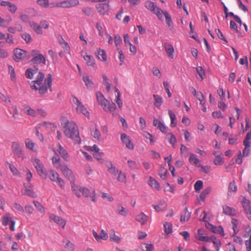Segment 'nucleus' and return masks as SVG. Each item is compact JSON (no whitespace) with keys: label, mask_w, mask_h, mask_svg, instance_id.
Masks as SVG:
<instances>
[{"label":"nucleus","mask_w":251,"mask_h":251,"mask_svg":"<svg viewBox=\"0 0 251 251\" xmlns=\"http://www.w3.org/2000/svg\"><path fill=\"white\" fill-rule=\"evenodd\" d=\"M37 2L43 7H48L49 6V0H37Z\"/></svg>","instance_id":"nucleus-63"},{"label":"nucleus","mask_w":251,"mask_h":251,"mask_svg":"<svg viewBox=\"0 0 251 251\" xmlns=\"http://www.w3.org/2000/svg\"><path fill=\"white\" fill-rule=\"evenodd\" d=\"M242 206L244 209L245 212L251 209V207L250 206V202L249 200L247 199H245L242 201Z\"/></svg>","instance_id":"nucleus-55"},{"label":"nucleus","mask_w":251,"mask_h":251,"mask_svg":"<svg viewBox=\"0 0 251 251\" xmlns=\"http://www.w3.org/2000/svg\"><path fill=\"white\" fill-rule=\"evenodd\" d=\"M243 237L245 238L249 237V239H251V227L250 226H248L245 228Z\"/></svg>","instance_id":"nucleus-61"},{"label":"nucleus","mask_w":251,"mask_h":251,"mask_svg":"<svg viewBox=\"0 0 251 251\" xmlns=\"http://www.w3.org/2000/svg\"><path fill=\"white\" fill-rule=\"evenodd\" d=\"M25 144L26 148L29 150L34 151L35 144L30 139L27 138L25 140Z\"/></svg>","instance_id":"nucleus-40"},{"label":"nucleus","mask_w":251,"mask_h":251,"mask_svg":"<svg viewBox=\"0 0 251 251\" xmlns=\"http://www.w3.org/2000/svg\"><path fill=\"white\" fill-rule=\"evenodd\" d=\"M81 193L85 197H90L93 201H95L96 192L94 190L91 191L88 188H82Z\"/></svg>","instance_id":"nucleus-19"},{"label":"nucleus","mask_w":251,"mask_h":251,"mask_svg":"<svg viewBox=\"0 0 251 251\" xmlns=\"http://www.w3.org/2000/svg\"><path fill=\"white\" fill-rule=\"evenodd\" d=\"M148 218V216L146 215L143 212H141L137 216L136 220L142 225H143L147 223Z\"/></svg>","instance_id":"nucleus-30"},{"label":"nucleus","mask_w":251,"mask_h":251,"mask_svg":"<svg viewBox=\"0 0 251 251\" xmlns=\"http://www.w3.org/2000/svg\"><path fill=\"white\" fill-rule=\"evenodd\" d=\"M22 37L26 43H29L32 40L31 35L27 33H23L22 35Z\"/></svg>","instance_id":"nucleus-62"},{"label":"nucleus","mask_w":251,"mask_h":251,"mask_svg":"<svg viewBox=\"0 0 251 251\" xmlns=\"http://www.w3.org/2000/svg\"><path fill=\"white\" fill-rule=\"evenodd\" d=\"M110 240L119 244L121 241V238L115 234V231L113 229H111L109 231Z\"/></svg>","instance_id":"nucleus-28"},{"label":"nucleus","mask_w":251,"mask_h":251,"mask_svg":"<svg viewBox=\"0 0 251 251\" xmlns=\"http://www.w3.org/2000/svg\"><path fill=\"white\" fill-rule=\"evenodd\" d=\"M53 151L55 153H56L57 152H58L65 161L69 160L70 157L68 153L60 144H57L56 147L53 149Z\"/></svg>","instance_id":"nucleus-12"},{"label":"nucleus","mask_w":251,"mask_h":251,"mask_svg":"<svg viewBox=\"0 0 251 251\" xmlns=\"http://www.w3.org/2000/svg\"><path fill=\"white\" fill-rule=\"evenodd\" d=\"M79 4L78 0H64L53 4V7L57 8H70L76 7Z\"/></svg>","instance_id":"nucleus-7"},{"label":"nucleus","mask_w":251,"mask_h":251,"mask_svg":"<svg viewBox=\"0 0 251 251\" xmlns=\"http://www.w3.org/2000/svg\"><path fill=\"white\" fill-rule=\"evenodd\" d=\"M155 211L157 212H161L164 211L166 208V204L164 202L161 203L158 205H153Z\"/></svg>","instance_id":"nucleus-56"},{"label":"nucleus","mask_w":251,"mask_h":251,"mask_svg":"<svg viewBox=\"0 0 251 251\" xmlns=\"http://www.w3.org/2000/svg\"><path fill=\"white\" fill-rule=\"evenodd\" d=\"M8 72L10 75V77L12 81H14L16 80V75L14 68L11 65H8Z\"/></svg>","instance_id":"nucleus-48"},{"label":"nucleus","mask_w":251,"mask_h":251,"mask_svg":"<svg viewBox=\"0 0 251 251\" xmlns=\"http://www.w3.org/2000/svg\"><path fill=\"white\" fill-rule=\"evenodd\" d=\"M83 13L87 16L92 17L94 14V12L92 9V8L90 7H85L82 9Z\"/></svg>","instance_id":"nucleus-41"},{"label":"nucleus","mask_w":251,"mask_h":251,"mask_svg":"<svg viewBox=\"0 0 251 251\" xmlns=\"http://www.w3.org/2000/svg\"><path fill=\"white\" fill-rule=\"evenodd\" d=\"M109 7L108 3H99L96 6L98 12L101 15L108 14L110 10Z\"/></svg>","instance_id":"nucleus-13"},{"label":"nucleus","mask_w":251,"mask_h":251,"mask_svg":"<svg viewBox=\"0 0 251 251\" xmlns=\"http://www.w3.org/2000/svg\"><path fill=\"white\" fill-rule=\"evenodd\" d=\"M26 51L20 49H16L14 50V59L19 61L26 58Z\"/></svg>","instance_id":"nucleus-14"},{"label":"nucleus","mask_w":251,"mask_h":251,"mask_svg":"<svg viewBox=\"0 0 251 251\" xmlns=\"http://www.w3.org/2000/svg\"><path fill=\"white\" fill-rule=\"evenodd\" d=\"M143 251H152L153 246L152 244H143L141 245Z\"/></svg>","instance_id":"nucleus-58"},{"label":"nucleus","mask_w":251,"mask_h":251,"mask_svg":"<svg viewBox=\"0 0 251 251\" xmlns=\"http://www.w3.org/2000/svg\"><path fill=\"white\" fill-rule=\"evenodd\" d=\"M214 163L215 165H222L224 163L223 158L220 155H218L214 160Z\"/></svg>","instance_id":"nucleus-60"},{"label":"nucleus","mask_w":251,"mask_h":251,"mask_svg":"<svg viewBox=\"0 0 251 251\" xmlns=\"http://www.w3.org/2000/svg\"><path fill=\"white\" fill-rule=\"evenodd\" d=\"M91 133L93 137L98 140H100L101 134L96 126L91 129Z\"/></svg>","instance_id":"nucleus-35"},{"label":"nucleus","mask_w":251,"mask_h":251,"mask_svg":"<svg viewBox=\"0 0 251 251\" xmlns=\"http://www.w3.org/2000/svg\"><path fill=\"white\" fill-rule=\"evenodd\" d=\"M33 203L36 208L37 210L41 213H45L44 207L41 205V204L37 201H33Z\"/></svg>","instance_id":"nucleus-50"},{"label":"nucleus","mask_w":251,"mask_h":251,"mask_svg":"<svg viewBox=\"0 0 251 251\" xmlns=\"http://www.w3.org/2000/svg\"><path fill=\"white\" fill-rule=\"evenodd\" d=\"M210 226L212 227L211 229L214 233L219 234L221 235L222 236H224L225 235L224 229L221 226H214L212 225Z\"/></svg>","instance_id":"nucleus-36"},{"label":"nucleus","mask_w":251,"mask_h":251,"mask_svg":"<svg viewBox=\"0 0 251 251\" xmlns=\"http://www.w3.org/2000/svg\"><path fill=\"white\" fill-rule=\"evenodd\" d=\"M96 56L99 60L105 62L107 60V55L103 50L98 49L97 50Z\"/></svg>","instance_id":"nucleus-24"},{"label":"nucleus","mask_w":251,"mask_h":251,"mask_svg":"<svg viewBox=\"0 0 251 251\" xmlns=\"http://www.w3.org/2000/svg\"><path fill=\"white\" fill-rule=\"evenodd\" d=\"M83 80L85 82V85L88 88H91L92 87L93 83L88 75H84L83 77Z\"/></svg>","instance_id":"nucleus-42"},{"label":"nucleus","mask_w":251,"mask_h":251,"mask_svg":"<svg viewBox=\"0 0 251 251\" xmlns=\"http://www.w3.org/2000/svg\"><path fill=\"white\" fill-rule=\"evenodd\" d=\"M190 216L191 213L186 208L181 215L180 221L182 223L187 222L189 220Z\"/></svg>","instance_id":"nucleus-32"},{"label":"nucleus","mask_w":251,"mask_h":251,"mask_svg":"<svg viewBox=\"0 0 251 251\" xmlns=\"http://www.w3.org/2000/svg\"><path fill=\"white\" fill-rule=\"evenodd\" d=\"M121 139L123 143L125 145L127 149L130 150L134 149V146L133 144L130 141L129 137L127 136L126 134L123 133L121 134Z\"/></svg>","instance_id":"nucleus-15"},{"label":"nucleus","mask_w":251,"mask_h":251,"mask_svg":"<svg viewBox=\"0 0 251 251\" xmlns=\"http://www.w3.org/2000/svg\"><path fill=\"white\" fill-rule=\"evenodd\" d=\"M127 164L131 170H136L138 168V164L134 161L129 160L127 161Z\"/></svg>","instance_id":"nucleus-59"},{"label":"nucleus","mask_w":251,"mask_h":251,"mask_svg":"<svg viewBox=\"0 0 251 251\" xmlns=\"http://www.w3.org/2000/svg\"><path fill=\"white\" fill-rule=\"evenodd\" d=\"M203 187V182L201 180H198L194 184V189L196 192H199Z\"/></svg>","instance_id":"nucleus-57"},{"label":"nucleus","mask_w":251,"mask_h":251,"mask_svg":"<svg viewBox=\"0 0 251 251\" xmlns=\"http://www.w3.org/2000/svg\"><path fill=\"white\" fill-rule=\"evenodd\" d=\"M153 98L154 100V106L159 108L163 102V100L162 98L158 95H153Z\"/></svg>","instance_id":"nucleus-31"},{"label":"nucleus","mask_w":251,"mask_h":251,"mask_svg":"<svg viewBox=\"0 0 251 251\" xmlns=\"http://www.w3.org/2000/svg\"><path fill=\"white\" fill-rule=\"evenodd\" d=\"M196 70L197 73L201 77V80H203L205 76V74L204 69L201 66H199L196 68Z\"/></svg>","instance_id":"nucleus-51"},{"label":"nucleus","mask_w":251,"mask_h":251,"mask_svg":"<svg viewBox=\"0 0 251 251\" xmlns=\"http://www.w3.org/2000/svg\"><path fill=\"white\" fill-rule=\"evenodd\" d=\"M164 47L168 56L171 59H173L174 49L173 46L169 44L165 43Z\"/></svg>","instance_id":"nucleus-23"},{"label":"nucleus","mask_w":251,"mask_h":251,"mask_svg":"<svg viewBox=\"0 0 251 251\" xmlns=\"http://www.w3.org/2000/svg\"><path fill=\"white\" fill-rule=\"evenodd\" d=\"M116 212L121 216L126 217L128 214V210L122 204H119L117 206Z\"/></svg>","instance_id":"nucleus-27"},{"label":"nucleus","mask_w":251,"mask_h":251,"mask_svg":"<svg viewBox=\"0 0 251 251\" xmlns=\"http://www.w3.org/2000/svg\"><path fill=\"white\" fill-rule=\"evenodd\" d=\"M25 190L22 194L23 195L27 196L34 198L37 197V195L33 191L32 186H26L25 185Z\"/></svg>","instance_id":"nucleus-22"},{"label":"nucleus","mask_w":251,"mask_h":251,"mask_svg":"<svg viewBox=\"0 0 251 251\" xmlns=\"http://www.w3.org/2000/svg\"><path fill=\"white\" fill-rule=\"evenodd\" d=\"M96 97L98 103L101 106L105 112H109L113 116L118 115L115 103L113 102L110 103L100 92H97Z\"/></svg>","instance_id":"nucleus-3"},{"label":"nucleus","mask_w":251,"mask_h":251,"mask_svg":"<svg viewBox=\"0 0 251 251\" xmlns=\"http://www.w3.org/2000/svg\"><path fill=\"white\" fill-rule=\"evenodd\" d=\"M81 56L83 57L84 60L86 62L87 65L88 66L94 67L96 63L93 57L90 55H83V51H81Z\"/></svg>","instance_id":"nucleus-20"},{"label":"nucleus","mask_w":251,"mask_h":251,"mask_svg":"<svg viewBox=\"0 0 251 251\" xmlns=\"http://www.w3.org/2000/svg\"><path fill=\"white\" fill-rule=\"evenodd\" d=\"M212 239L211 242H212L216 249L217 251H219V248L221 246V243L219 240L217 239L214 236H211Z\"/></svg>","instance_id":"nucleus-54"},{"label":"nucleus","mask_w":251,"mask_h":251,"mask_svg":"<svg viewBox=\"0 0 251 251\" xmlns=\"http://www.w3.org/2000/svg\"><path fill=\"white\" fill-rule=\"evenodd\" d=\"M63 125L65 136L71 139L74 144H79L81 140L76 125L73 122H69L67 119L64 120Z\"/></svg>","instance_id":"nucleus-2"},{"label":"nucleus","mask_w":251,"mask_h":251,"mask_svg":"<svg viewBox=\"0 0 251 251\" xmlns=\"http://www.w3.org/2000/svg\"><path fill=\"white\" fill-rule=\"evenodd\" d=\"M153 125L154 126L159 129L162 133H167V128L166 126L158 119L156 118L153 119Z\"/></svg>","instance_id":"nucleus-17"},{"label":"nucleus","mask_w":251,"mask_h":251,"mask_svg":"<svg viewBox=\"0 0 251 251\" xmlns=\"http://www.w3.org/2000/svg\"><path fill=\"white\" fill-rule=\"evenodd\" d=\"M114 43L115 46L117 48V50H118V48H120V46L122 43V40L120 36L118 34H116L114 36Z\"/></svg>","instance_id":"nucleus-49"},{"label":"nucleus","mask_w":251,"mask_h":251,"mask_svg":"<svg viewBox=\"0 0 251 251\" xmlns=\"http://www.w3.org/2000/svg\"><path fill=\"white\" fill-rule=\"evenodd\" d=\"M50 219L53 221L58 226L64 228L66 224V221L62 218L55 215H52L50 216Z\"/></svg>","instance_id":"nucleus-16"},{"label":"nucleus","mask_w":251,"mask_h":251,"mask_svg":"<svg viewBox=\"0 0 251 251\" xmlns=\"http://www.w3.org/2000/svg\"><path fill=\"white\" fill-rule=\"evenodd\" d=\"M163 20H164V17H165L166 23L170 28V30H172L173 28V22L171 17L169 15V13L167 11H163Z\"/></svg>","instance_id":"nucleus-29"},{"label":"nucleus","mask_w":251,"mask_h":251,"mask_svg":"<svg viewBox=\"0 0 251 251\" xmlns=\"http://www.w3.org/2000/svg\"><path fill=\"white\" fill-rule=\"evenodd\" d=\"M31 55L33 56L31 61L34 63H42L46 64V59L44 55L39 53V51L36 50H33L31 51Z\"/></svg>","instance_id":"nucleus-11"},{"label":"nucleus","mask_w":251,"mask_h":251,"mask_svg":"<svg viewBox=\"0 0 251 251\" xmlns=\"http://www.w3.org/2000/svg\"><path fill=\"white\" fill-rule=\"evenodd\" d=\"M118 174V176L117 178L118 180L121 182L126 183V174L125 173L122 172L121 171H120L119 172Z\"/></svg>","instance_id":"nucleus-45"},{"label":"nucleus","mask_w":251,"mask_h":251,"mask_svg":"<svg viewBox=\"0 0 251 251\" xmlns=\"http://www.w3.org/2000/svg\"><path fill=\"white\" fill-rule=\"evenodd\" d=\"M72 190L73 193L78 198L81 197L82 193V187L80 186L76 185L74 181L71 183Z\"/></svg>","instance_id":"nucleus-21"},{"label":"nucleus","mask_w":251,"mask_h":251,"mask_svg":"<svg viewBox=\"0 0 251 251\" xmlns=\"http://www.w3.org/2000/svg\"><path fill=\"white\" fill-rule=\"evenodd\" d=\"M37 73L36 71L32 69H28L25 71V76L27 78L29 79H32L34 75Z\"/></svg>","instance_id":"nucleus-46"},{"label":"nucleus","mask_w":251,"mask_h":251,"mask_svg":"<svg viewBox=\"0 0 251 251\" xmlns=\"http://www.w3.org/2000/svg\"><path fill=\"white\" fill-rule=\"evenodd\" d=\"M231 223L233 226V230L234 231L233 234H236L239 231L238 228V221L235 219H232L231 220Z\"/></svg>","instance_id":"nucleus-53"},{"label":"nucleus","mask_w":251,"mask_h":251,"mask_svg":"<svg viewBox=\"0 0 251 251\" xmlns=\"http://www.w3.org/2000/svg\"><path fill=\"white\" fill-rule=\"evenodd\" d=\"M197 239L202 242H211V240L212 239L211 236H200L199 237H196Z\"/></svg>","instance_id":"nucleus-64"},{"label":"nucleus","mask_w":251,"mask_h":251,"mask_svg":"<svg viewBox=\"0 0 251 251\" xmlns=\"http://www.w3.org/2000/svg\"><path fill=\"white\" fill-rule=\"evenodd\" d=\"M2 224L4 226H7L9 222H11V221H13L11 217V215L9 213L6 214L4 215L2 218Z\"/></svg>","instance_id":"nucleus-38"},{"label":"nucleus","mask_w":251,"mask_h":251,"mask_svg":"<svg viewBox=\"0 0 251 251\" xmlns=\"http://www.w3.org/2000/svg\"><path fill=\"white\" fill-rule=\"evenodd\" d=\"M168 113L170 116V118L171 119V124L170 126L172 127H175L176 126V118L175 114L173 112V111L171 110H169Z\"/></svg>","instance_id":"nucleus-33"},{"label":"nucleus","mask_w":251,"mask_h":251,"mask_svg":"<svg viewBox=\"0 0 251 251\" xmlns=\"http://www.w3.org/2000/svg\"><path fill=\"white\" fill-rule=\"evenodd\" d=\"M148 184L152 188L156 190H159L160 189L159 183L156 180V179L155 178H154L152 176L149 177Z\"/></svg>","instance_id":"nucleus-25"},{"label":"nucleus","mask_w":251,"mask_h":251,"mask_svg":"<svg viewBox=\"0 0 251 251\" xmlns=\"http://www.w3.org/2000/svg\"><path fill=\"white\" fill-rule=\"evenodd\" d=\"M52 162L54 167L57 169H60L63 175L69 179L71 183L75 181V176L73 172L67 165L61 164L60 158L58 155L52 157Z\"/></svg>","instance_id":"nucleus-4"},{"label":"nucleus","mask_w":251,"mask_h":251,"mask_svg":"<svg viewBox=\"0 0 251 251\" xmlns=\"http://www.w3.org/2000/svg\"><path fill=\"white\" fill-rule=\"evenodd\" d=\"M73 101L74 107L78 114H82L85 117H89V112L82 103L75 97H73Z\"/></svg>","instance_id":"nucleus-9"},{"label":"nucleus","mask_w":251,"mask_h":251,"mask_svg":"<svg viewBox=\"0 0 251 251\" xmlns=\"http://www.w3.org/2000/svg\"><path fill=\"white\" fill-rule=\"evenodd\" d=\"M196 97L200 101V104L201 106H204V105H205V98L201 92H198V94Z\"/></svg>","instance_id":"nucleus-47"},{"label":"nucleus","mask_w":251,"mask_h":251,"mask_svg":"<svg viewBox=\"0 0 251 251\" xmlns=\"http://www.w3.org/2000/svg\"><path fill=\"white\" fill-rule=\"evenodd\" d=\"M48 177L51 181L56 182L58 185L62 189L65 188V182L59 176L58 174L53 170H50L47 172Z\"/></svg>","instance_id":"nucleus-8"},{"label":"nucleus","mask_w":251,"mask_h":251,"mask_svg":"<svg viewBox=\"0 0 251 251\" xmlns=\"http://www.w3.org/2000/svg\"><path fill=\"white\" fill-rule=\"evenodd\" d=\"M29 25L36 33L38 34H42L43 31L40 25H39L33 22H29Z\"/></svg>","instance_id":"nucleus-34"},{"label":"nucleus","mask_w":251,"mask_h":251,"mask_svg":"<svg viewBox=\"0 0 251 251\" xmlns=\"http://www.w3.org/2000/svg\"><path fill=\"white\" fill-rule=\"evenodd\" d=\"M12 149L13 153L17 157L24 159L25 158V154L22 149V147L20 145L19 143L17 142H14L12 143Z\"/></svg>","instance_id":"nucleus-10"},{"label":"nucleus","mask_w":251,"mask_h":251,"mask_svg":"<svg viewBox=\"0 0 251 251\" xmlns=\"http://www.w3.org/2000/svg\"><path fill=\"white\" fill-rule=\"evenodd\" d=\"M189 161L191 163H193L196 165H197L198 163L200 162V160L197 157V156L195 154L192 153L190 154Z\"/></svg>","instance_id":"nucleus-43"},{"label":"nucleus","mask_w":251,"mask_h":251,"mask_svg":"<svg viewBox=\"0 0 251 251\" xmlns=\"http://www.w3.org/2000/svg\"><path fill=\"white\" fill-rule=\"evenodd\" d=\"M164 228L165 232L167 234H170L172 232V225L170 223L165 222L164 224Z\"/></svg>","instance_id":"nucleus-44"},{"label":"nucleus","mask_w":251,"mask_h":251,"mask_svg":"<svg viewBox=\"0 0 251 251\" xmlns=\"http://www.w3.org/2000/svg\"><path fill=\"white\" fill-rule=\"evenodd\" d=\"M32 163L38 175L43 179H47L48 177L47 172L42 161L38 158H35L32 159Z\"/></svg>","instance_id":"nucleus-5"},{"label":"nucleus","mask_w":251,"mask_h":251,"mask_svg":"<svg viewBox=\"0 0 251 251\" xmlns=\"http://www.w3.org/2000/svg\"><path fill=\"white\" fill-rule=\"evenodd\" d=\"M107 168L108 172L114 176H116L119 172L118 169H117L111 163L107 166Z\"/></svg>","instance_id":"nucleus-37"},{"label":"nucleus","mask_w":251,"mask_h":251,"mask_svg":"<svg viewBox=\"0 0 251 251\" xmlns=\"http://www.w3.org/2000/svg\"><path fill=\"white\" fill-rule=\"evenodd\" d=\"M24 110L26 114L32 117H35L37 114V111L35 110L29 106L25 107Z\"/></svg>","instance_id":"nucleus-39"},{"label":"nucleus","mask_w":251,"mask_h":251,"mask_svg":"<svg viewBox=\"0 0 251 251\" xmlns=\"http://www.w3.org/2000/svg\"><path fill=\"white\" fill-rule=\"evenodd\" d=\"M222 207L223 213L225 214L230 216H234L236 215L237 211L234 208L226 205H224Z\"/></svg>","instance_id":"nucleus-18"},{"label":"nucleus","mask_w":251,"mask_h":251,"mask_svg":"<svg viewBox=\"0 0 251 251\" xmlns=\"http://www.w3.org/2000/svg\"><path fill=\"white\" fill-rule=\"evenodd\" d=\"M44 75L41 72H39L35 80L30 83L32 89L38 91L40 95H43L48 89L50 88L52 84V75L49 74L44 80Z\"/></svg>","instance_id":"nucleus-1"},{"label":"nucleus","mask_w":251,"mask_h":251,"mask_svg":"<svg viewBox=\"0 0 251 251\" xmlns=\"http://www.w3.org/2000/svg\"><path fill=\"white\" fill-rule=\"evenodd\" d=\"M145 6L149 10L155 14L159 20L163 21V10L157 7L155 3L150 0H147L145 2Z\"/></svg>","instance_id":"nucleus-6"},{"label":"nucleus","mask_w":251,"mask_h":251,"mask_svg":"<svg viewBox=\"0 0 251 251\" xmlns=\"http://www.w3.org/2000/svg\"><path fill=\"white\" fill-rule=\"evenodd\" d=\"M115 92L117 93V95H116V100L115 101L116 103L117 104L119 108L121 110L123 108V101L121 99V94L120 92V91L118 90V89L116 87L115 88Z\"/></svg>","instance_id":"nucleus-26"},{"label":"nucleus","mask_w":251,"mask_h":251,"mask_svg":"<svg viewBox=\"0 0 251 251\" xmlns=\"http://www.w3.org/2000/svg\"><path fill=\"white\" fill-rule=\"evenodd\" d=\"M237 187L234 181L229 183L228 186V192H236Z\"/></svg>","instance_id":"nucleus-52"}]
</instances>
